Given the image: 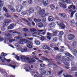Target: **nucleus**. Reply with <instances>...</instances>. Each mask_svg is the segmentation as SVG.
<instances>
[{
	"label": "nucleus",
	"mask_w": 77,
	"mask_h": 77,
	"mask_svg": "<svg viewBox=\"0 0 77 77\" xmlns=\"http://www.w3.org/2000/svg\"><path fill=\"white\" fill-rule=\"evenodd\" d=\"M23 8V6L21 5H18L16 7V11L18 12H20Z\"/></svg>",
	"instance_id": "f257e3e1"
},
{
	"label": "nucleus",
	"mask_w": 77,
	"mask_h": 77,
	"mask_svg": "<svg viewBox=\"0 0 77 77\" xmlns=\"http://www.w3.org/2000/svg\"><path fill=\"white\" fill-rule=\"evenodd\" d=\"M57 23H58V25L60 27H61V29H65V25H64L63 23H62V21L61 20H59V21L57 22Z\"/></svg>",
	"instance_id": "f03ea898"
},
{
	"label": "nucleus",
	"mask_w": 77,
	"mask_h": 77,
	"mask_svg": "<svg viewBox=\"0 0 77 77\" xmlns=\"http://www.w3.org/2000/svg\"><path fill=\"white\" fill-rule=\"evenodd\" d=\"M18 51H21L22 53L24 52H26L27 51V48L25 47V48L23 49L21 47H19V48H17Z\"/></svg>",
	"instance_id": "7ed1b4c3"
},
{
	"label": "nucleus",
	"mask_w": 77,
	"mask_h": 77,
	"mask_svg": "<svg viewBox=\"0 0 77 77\" xmlns=\"http://www.w3.org/2000/svg\"><path fill=\"white\" fill-rule=\"evenodd\" d=\"M45 9H43L41 10L39 12V14L41 15L42 17H45Z\"/></svg>",
	"instance_id": "20e7f679"
},
{
	"label": "nucleus",
	"mask_w": 77,
	"mask_h": 77,
	"mask_svg": "<svg viewBox=\"0 0 77 77\" xmlns=\"http://www.w3.org/2000/svg\"><path fill=\"white\" fill-rule=\"evenodd\" d=\"M74 38H75V36L73 34H69L67 35L68 39L69 41L73 40Z\"/></svg>",
	"instance_id": "39448f33"
},
{
	"label": "nucleus",
	"mask_w": 77,
	"mask_h": 77,
	"mask_svg": "<svg viewBox=\"0 0 77 77\" xmlns=\"http://www.w3.org/2000/svg\"><path fill=\"white\" fill-rule=\"evenodd\" d=\"M12 22V20L9 19H6L5 22L4 23V25L5 26H8V24Z\"/></svg>",
	"instance_id": "423d86ee"
},
{
	"label": "nucleus",
	"mask_w": 77,
	"mask_h": 77,
	"mask_svg": "<svg viewBox=\"0 0 77 77\" xmlns=\"http://www.w3.org/2000/svg\"><path fill=\"white\" fill-rule=\"evenodd\" d=\"M43 3L45 6H47L48 4V0H43Z\"/></svg>",
	"instance_id": "0eeeda50"
},
{
	"label": "nucleus",
	"mask_w": 77,
	"mask_h": 77,
	"mask_svg": "<svg viewBox=\"0 0 77 77\" xmlns=\"http://www.w3.org/2000/svg\"><path fill=\"white\" fill-rule=\"evenodd\" d=\"M5 36L6 37H8V38H11L12 37V35H11V34L8 32H6L5 33Z\"/></svg>",
	"instance_id": "6e6552de"
},
{
	"label": "nucleus",
	"mask_w": 77,
	"mask_h": 77,
	"mask_svg": "<svg viewBox=\"0 0 77 77\" xmlns=\"http://www.w3.org/2000/svg\"><path fill=\"white\" fill-rule=\"evenodd\" d=\"M7 56V54L4 53V52H2V53L1 56H0V59H2V58H5V56Z\"/></svg>",
	"instance_id": "1a4fd4ad"
},
{
	"label": "nucleus",
	"mask_w": 77,
	"mask_h": 77,
	"mask_svg": "<svg viewBox=\"0 0 77 77\" xmlns=\"http://www.w3.org/2000/svg\"><path fill=\"white\" fill-rule=\"evenodd\" d=\"M30 58L27 57H25L24 58V60L26 62H28L29 63H30Z\"/></svg>",
	"instance_id": "9d476101"
},
{
	"label": "nucleus",
	"mask_w": 77,
	"mask_h": 77,
	"mask_svg": "<svg viewBox=\"0 0 77 77\" xmlns=\"http://www.w3.org/2000/svg\"><path fill=\"white\" fill-rule=\"evenodd\" d=\"M14 26H15V25L14 23H12L10 24V26L8 27V29H13L14 28Z\"/></svg>",
	"instance_id": "9b49d317"
},
{
	"label": "nucleus",
	"mask_w": 77,
	"mask_h": 77,
	"mask_svg": "<svg viewBox=\"0 0 77 77\" xmlns=\"http://www.w3.org/2000/svg\"><path fill=\"white\" fill-rule=\"evenodd\" d=\"M66 2L67 3H68L69 4L70 3H71V1L70 0H62V2H63V3H65V2Z\"/></svg>",
	"instance_id": "f8f14e48"
},
{
	"label": "nucleus",
	"mask_w": 77,
	"mask_h": 77,
	"mask_svg": "<svg viewBox=\"0 0 77 77\" xmlns=\"http://www.w3.org/2000/svg\"><path fill=\"white\" fill-rule=\"evenodd\" d=\"M58 14L59 15H60V17H62L63 18H65V17H66V14L64 13L61 14L60 13H59Z\"/></svg>",
	"instance_id": "ddd939ff"
},
{
	"label": "nucleus",
	"mask_w": 77,
	"mask_h": 77,
	"mask_svg": "<svg viewBox=\"0 0 77 77\" xmlns=\"http://www.w3.org/2000/svg\"><path fill=\"white\" fill-rule=\"evenodd\" d=\"M54 19L53 17L51 16H49L48 18V20L49 21H53Z\"/></svg>",
	"instance_id": "4468645a"
},
{
	"label": "nucleus",
	"mask_w": 77,
	"mask_h": 77,
	"mask_svg": "<svg viewBox=\"0 0 77 77\" xmlns=\"http://www.w3.org/2000/svg\"><path fill=\"white\" fill-rule=\"evenodd\" d=\"M68 9H75V7L74 5H72L69 6V7H68Z\"/></svg>",
	"instance_id": "2eb2a0df"
},
{
	"label": "nucleus",
	"mask_w": 77,
	"mask_h": 77,
	"mask_svg": "<svg viewBox=\"0 0 77 77\" xmlns=\"http://www.w3.org/2000/svg\"><path fill=\"white\" fill-rule=\"evenodd\" d=\"M53 65L54 66V67H55L56 68H57V65H56L55 64H54V63H49V64H48V66H50V65Z\"/></svg>",
	"instance_id": "dca6fc26"
},
{
	"label": "nucleus",
	"mask_w": 77,
	"mask_h": 77,
	"mask_svg": "<svg viewBox=\"0 0 77 77\" xmlns=\"http://www.w3.org/2000/svg\"><path fill=\"white\" fill-rule=\"evenodd\" d=\"M8 66L12 67V68H13V69H15V67H16V66H13L11 64H10L8 65Z\"/></svg>",
	"instance_id": "f3484780"
},
{
	"label": "nucleus",
	"mask_w": 77,
	"mask_h": 77,
	"mask_svg": "<svg viewBox=\"0 0 77 77\" xmlns=\"http://www.w3.org/2000/svg\"><path fill=\"white\" fill-rule=\"evenodd\" d=\"M37 26L38 27L40 28H41L43 26V24L42 23H40L38 24Z\"/></svg>",
	"instance_id": "a211bd4d"
},
{
	"label": "nucleus",
	"mask_w": 77,
	"mask_h": 77,
	"mask_svg": "<svg viewBox=\"0 0 77 77\" xmlns=\"http://www.w3.org/2000/svg\"><path fill=\"white\" fill-rule=\"evenodd\" d=\"M54 24H55L54 23L52 22L49 25V26L50 28L53 27V26H54Z\"/></svg>",
	"instance_id": "6ab92c4d"
},
{
	"label": "nucleus",
	"mask_w": 77,
	"mask_h": 77,
	"mask_svg": "<svg viewBox=\"0 0 77 77\" xmlns=\"http://www.w3.org/2000/svg\"><path fill=\"white\" fill-rule=\"evenodd\" d=\"M72 53H73L74 55V56H76L77 55V54H77V50H76L75 49H74L73 50Z\"/></svg>",
	"instance_id": "aec40b11"
},
{
	"label": "nucleus",
	"mask_w": 77,
	"mask_h": 77,
	"mask_svg": "<svg viewBox=\"0 0 77 77\" xmlns=\"http://www.w3.org/2000/svg\"><path fill=\"white\" fill-rule=\"evenodd\" d=\"M42 59H44L46 60L47 61H48V62H51V60H50L45 58V57H44V56H42Z\"/></svg>",
	"instance_id": "412c9836"
},
{
	"label": "nucleus",
	"mask_w": 77,
	"mask_h": 77,
	"mask_svg": "<svg viewBox=\"0 0 77 77\" xmlns=\"http://www.w3.org/2000/svg\"><path fill=\"white\" fill-rule=\"evenodd\" d=\"M35 44L36 45H40V42H39L38 40H36L35 41Z\"/></svg>",
	"instance_id": "4be33fe9"
},
{
	"label": "nucleus",
	"mask_w": 77,
	"mask_h": 77,
	"mask_svg": "<svg viewBox=\"0 0 77 77\" xmlns=\"http://www.w3.org/2000/svg\"><path fill=\"white\" fill-rule=\"evenodd\" d=\"M29 11L31 13V14H33L34 12V9L32 8H30L29 9Z\"/></svg>",
	"instance_id": "5701e85b"
},
{
	"label": "nucleus",
	"mask_w": 77,
	"mask_h": 77,
	"mask_svg": "<svg viewBox=\"0 0 77 77\" xmlns=\"http://www.w3.org/2000/svg\"><path fill=\"white\" fill-rule=\"evenodd\" d=\"M48 46L46 45H44L42 47V48L43 50H47Z\"/></svg>",
	"instance_id": "b1692460"
},
{
	"label": "nucleus",
	"mask_w": 77,
	"mask_h": 77,
	"mask_svg": "<svg viewBox=\"0 0 77 77\" xmlns=\"http://www.w3.org/2000/svg\"><path fill=\"white\" fill-rule=\"evenodd\" d=\"M30 31H31V32H36L37 31H36V29L31 28L30 29Z\"/></svg>",
	"instance_id": "393cba45"
},
{
	"label": "nucleus",
	"mask_w": 77,
	"mask_h": 77,
	"mask_svg": "<svg viewBox=\"0 0 77 77\" xmlns=\"http://www.w3.org/2000/svg\"><path fill=\"white\" fill-rule=\"evenodd\" d=\"M5 16H6V17H9V18H14V17H12V16H11L8 13H6L5 14Z\"/></svg>",
	"instance_id": "a878e982"
},
{
	"label": "nucleus",
	"mask_w": 77,
	"mask_h": 77,
	"mask_svg": "<svg viewBox=\"0 0 77 77\" xmlns=\"http://www.w3.org/2000/svg\"><path fill=\"white\" fill-rule=\"evenodd\" d=\"M57 38L56 37H55L53 39L52 42H54V43L56 42H57Z\"/></svg>",
	"instance_id": "bb28decb"
},
{
	"label": "nucleus",
	"mask_w": 77,
	"mask_h": 77,
	"mask_svg": "<svg viewBox=\"0 0 77 77\" xmlns=\"http://www.w3.org/2000/svg\"><path fill=\"white\" fill-rule=\"evenodd\" d=\"M22 38L23 36L21 35H18L15 37V39H20V38Z\"/></svg>",
	"instance_id": "cd10ccee"
},
{
	"label": "nucleus",
	"mask_w": 77,
	"mask_h": 77,
	"mask_svg": "<svg viewBox=\"0 0 77 77\" xmlns=\"http://www.w3.org/2000/svg\"><path fill=\"white\" fill-rule=\"evenodd\" d=\"M57 33V31L55 30L53 31V35L54 36H56Z\"/></svg>",
	"instance_id": "c85d7f7f"
},
{
	"label": "nucleus",
	"mask_w": 77,
	"mask_h": 77,
	"mask_svg": "<svg viewBox=\"0 0 77 77\" xmlns=\"http://www.w3.org/2000/svg\"><path fill=\"white\" fill-rule=\"evenodd\" d=\"M36 61V60H33L32 59H31L30 60V61L29 62V63L31 64L33 62H35Z\"/></svg>",
	"instance_id": "c756f323"
},
{
	"label": "nucleus",
	"mask_w": 77,
	"mask_h": 77,
	"mask_svg": "<svg viewBox=\"0 0 77 77\" xmlns=\"http://www.w3.org/2000/svg\"><path fill=\"white\" fill-rule=\"evenodd\" d=\"M50 7L51 8V9H54L55 8V6L53 4H51Z\"/></svg>",
	"instance_id": "7c9ffc66"
},
{
	"label": "nucleus",
	"mask_w": 77,
	"mask_h": 77,
	"mask_svg": "<svg viewBox=\"0 0 77 77\" xmlns=\"http://www.w3.org/2000/svg\"><path fill=\"white\" fill-rule=\"evenodd\" d=\"M77 70V67H73L71 69V71H76Z\"/></svg>",
	"instance_id": "2f4dec72"
},
{
	"label": "nucleus",
	"mask_w": 77,
	"mask_h": 77,
	"mask_svg": "<svg viewBox=\"0 0 77 77\" xmlns=\"http://www.w3.org/2000/svg\"><path fill=\"white\" fill-rule=\"evenodd\" d=\"M59 35H60V36H62V35H63L64 34V32L63 31H60L59 33Z\"/></svg>",
	"instance_id": "473e14b6"
},
{
	"label": "nucleus",
	"mask_w": 77,
	"mask_h": 77,
	"mask_svg": "<svg viewBox=\"0 0 77 77\" xmlns=\"http://www.w3.org/2000/svg\"><path fill=\"white\" fill-rule=\"evenodd\" d=\"M62 57V56L61 55H58L57 56L56 59H57V60H60V58H61Z\"/></svg>",
	"instance_id": "72a5a7b5"
},
{
	"label": "nucleus",
	"mask_w": 77,
	"mask_h": 77,
	"mask_svg": "<svg viewBox=\"0 0 77 77\" xmlns=\"http://www.w3.org/2000/svg\"><path fill=\"white\" fill-rule=\"evenodd\" d=\"M26 14H27V15H29L30 14V11L29 10H26L25 11Z\"/></svg>",
	"instance_id": "f704fd0d"
},
{
	"label": "nucleus",
	"mask_w": 77,
	"mask_h": 77,
	"mask_svg": "<svg viewBox=\"0 0 77 77\" xmlns=\"http://www.w3.org/2000/svg\"><path fill=\"white\" fill-rule=\"evenodd\" d=\"M36 11H40V10L41 9V7H40L38 6L36 7Z\"/></svg>",
	"instance_id": "c9c22d12"
},
{
	"label": "nucleus",
	"mask_w": 77,
	"mask_h": 77,
	"mask_svg": "<svg viewBox=\"0 0 77 77\" xmlns=\"http://www.w3.org/2000/svg\"><path fill=\"white\" fill-rule=\"evenodd\" d=\"M65 54L66 56H69V57H71V54H70L68 52H66L65 53Z\"/></svg>",
	"instance_id": "e433bc0d"
},
{
	"label": "nucleus",
	"mask_w": 77,
	"mask_h": 77,
	"mask_svg": "<svg viewBox=\"0 0 77 77\" xmlns=\"http://www.w3.org/2000/svg\"><path fill=\"white\" fill-rule=\"evenodd\" d=\"M23 42H24L23 41V39H20V44H21V45H22L23 43Z\"/></svg>",
	"instance_id": "4c0bfd02"
},
{
	"label": "nucleus",
	"mask_w": 77,
	"mask_h": 77,
	"mask_svg": "<svg viewBox=\"0 0 77 77\" xmlns=\"http://www.w3.org/2000/svg\"><path fill=\"white\" fill-rule=\"evenodd\" d=\"M3 11H5V12H8V10H7L6 8L5 7H3Z\"/></svg>",
	"instance_id": "58836bf2"
},
{
	"label": "nucleus",
	"mask_w": 77,
	"mask_h": 77,
	"mask_svg": "<svg viewBox=\"0 0 77 77\" xmlns=\"http://www.w3.org/2000/svg\"><path fill=\"white\" fill-rule=\"evenodd\" d=\"M26 4H27V2L25 1H23V3H22V5L23 6H25L26 5Z\"/></svg>",
	"instance_id": "ea45409f"
},
{
	"label": "nucleus",
	"mask_w": 77,
	"mask_h": 77,
	"mask_svg": "<svg viewBox=\"0 0 77 77\" xmlns=\"http://www.w3.org/2000/svg\"><path fill=\"white\" fill-rule=\"evenodd\" d=\"M45 73H46V72L45 71H42L41 72V75H45Z\"/></svg>",
	"instance_id": "a19ab883"
},
{
	"label": "nucleus",
	"mask_w": 77,
	"mask_h": 77,
	"mask_svg": "<svg viewBox=\"0 0 77 77\" xmlns=\"http://www.w3.org/2000/svg\"><path fill=\"white\" fill-rule=\"evenodd\" d=\"M26 22L27 23V26H28L30 27V26H31V23H29V21L28 20H26Z\"/></svg>",
	"instance_id": "79ce46f5"
},
{
	"label": "nucleus",
	"mask_w": 77,
	"mask_h": 77,
	"mask_svg": "<svg viewBox=\"0 0 77 77\" xmlns=\"http://www.w3.org/2000/svg\"><path fill=\"white\" fill-rule=\"evenodd\" d=\"M20 58L21 60L24 59V58H25L24 56H21L20 55Z\"/></svg>",
	"instance_id": "37998d69"
},
{
	"label": "nucleus",
	"mask_w": 77,
	"mask_h": 77,
	"mask_svg": "<svg viewBox=\"0 0 77 77\" xmlns=\"http://www.w3.org/2000/svg\"><path fill=\"white\" fill-rule=\"evenodd\" d=\"M65 62L66 61H69L70 60V58L69 57H67L65 59Z\"/></svg>",
	"instance_id": "c03bdc74"
},
{
	"label": "nucleus",
	"mask_w": 77,
	"mask_h": 77,
	"mask_svg": "<svg viewBox=\"0 0 77 77\" xmlns=\"http://www.w3.org/2000/svg\"><path fill=\"white\" fill-rule=\"evenodd\" d=\"M4 17L3 16L0 17V21H2V20H4Z\"/></svg>",
	"instance_id": "a18cd8bd"
},
{
	"label": "nucleus",
	"mask_w": 77,
	"mask_h": 77,
	"mask_svg": "<svg viewBox=\"0 0 77 77\" xmlns=\"http://www.w3.org/2000/svg\"><path fill=\"white\" fill-rule=\"evenodd\" d=\"M23 42L25 43H27V42H29V40L26 39H23Z\"/></svg>",
	"instance_id": "49530a36"
},
{
	"label": "nucleus",
	"mask_w": 77,
	"mask_h": 77,
	"mask_svg": "<svg viewBox=\"0 0 77 77\" xmlns=\"http://www.w3.org/2000/svg\"><path fill=\"white\" fill-rule=\"evenodd\" d=\"M8 9H10V10H11L13 8V7H12V6L10 5H8Z\"/></svg>",
	"instance_id": "de8ad7c7"
},
{
	"label": "nucleus",
	"mask_w": 77,
	"mask_h": 77,
	"mask_svg": "<svg viewBox=\"0 0 77 77\" xmlns=\"http://www.w3.org/2000/svg\"><path fill=\"white\" fill-rule=\"evenodd\" d=\"M15 58L17 60H20V57H18V56L16 55V57H15Z\"/></svg>",
	"instance_id": "09e8293b"
},
{
	"label": "nucleus",
	"mask_w": 77,
	"mask_h": 77,
	"mask_svg": "<svg viewBox=\"0 0 77 77\" xmlns=\"http://www.w3.org/2000/svg\"><path fill=\"white\" fill-rule=\"evenodd\" d=\"M26 39H28L29 41H33V38H26Z\"/></svg>",
	"instance_id": "8fccbe9b"
},
{
	"label": "nucleus",
	"mask_w": 77,
	"mask_h": 77,
	"mask_svg": "<svg viewBox=\"0 0 77 77\" xmlns=\"http://www.w3.org/2000/svg\"><path fill=\"white\" fill-rule=\"evenodd\" d=\"M27 46V47H28V48H32V45L30 44L28 45Z\"/></svg>",
	"instance_id": "3c124183"
},
{
	"label": "nucleus",
	"mask_w": 77,
	"mask_h": 77,
	"mask_svg": "<svg viewBox=\"0 0 77 77\" xmlns=\"http://www.w3.org/2000/svg\"><path fill=\"white\" fill-rule=\"evenodd\" d=\"M63 72V71L62 70L60 71L58 73V75H60Z\"/></svg>",
	"instance_id": "603ef678"
},
{
	"label": "nucleus",
	"mask_w": 77,
	"mask_h": 77,
	"mask_svg": "<svg viewBox=\"0 0 77 77\" xmlns=\"http://www.w3.org/2000/svg\"><path fill=\"white\" fill-rule=\"evenodd\" d=\"M21 14L23 16H24V15H26V11H23L21 13Z\"/></svg>",
	"instance_id": "864d4df0"
},
{
	"label": "nucleus",
	"mask_w": 77,
	"mask_h": 77,
	"mask_svg": "<svg viewBox=\"0 0 77 77\" xmlns=\"http://www.w3.org/2000/svg\"><path fill=\"white\" fill-rule=\"evenodd\" d=\"M10 11L12 12H15V9H14L13 8L11 10H10Z\"/></svg>",
	"instance_id": "5fc2aeb1"
},
{
	"label": "nucleus",
	"mask_w": 77,
	"mask_h": 77,
	"mask_svg": "<svg viewBox=\"0 0 77 77\" xmlns=\"http://www.w3.org/2000/svg\"><path fill=\"white\" fill-rule=\"evenodd\" d=\"M74 11H72L71 14V17H73V15H74Z\"/></svg>",
	"instance_id": "6e6d98bb"
},
{
	"label": "nucleus",
	"mask_w": 77,
	"mask_h": 77,
	"mask_svg": "<svg viewBox=\"0 0 77 77\" xmlns=\"http://www.w3.org/2000/svg\"><path fill=\"white\" fill-rule=\"evenodd\" d=\"M5 29H6L4 26H3L2 28V30L3 31H5Z\"/></svg>",
	"instance_id": "4d7b16f0"
},
{
	"label": "nucleus",
	"mask_w": 77,
	"mask_h": 77,
	"mask_svg": "<svg viewBox=\"0 0 77 77\" xmlns=\"http://www.w3.org/2000/svg\"><path fill=\"white\" fill-rule=\"evenodd\" d=\"M28 3L29 4H32V3H33V1H32V0H29Z\"/></svg>",
	"instance_id": "13d9d810"
},
{
	"label": "nucleus",
	"mask_w": 77,
	"mask_h": 77,
	"mask_svg": "<svg viewBox=\"0 0 77 77\" xmlns=\"http://www.w3.org/2000/svg\"><path fill=\"white\" fill-rule=\"evenodd\" d=\"M5 60H6V61H7V62H11V60H10V59H7L6 58H5Z\"/></svg>",
	"instance_id": "bf43d9fd"
},
{
	"label": "nucleus",
	"mask_w": 77,
	"mask_h": 77,
	"mask_svg": "<svg viewBox=\"0 0 77 77\" xmlns=\"http://www.w3.org/2000/svg\"><path fill=\"white\" fill-rule=\"evenodd\" d=\"M70 22L72 24H74V23H75V21H74V20H71Z\"/></svg>",
	"instance_id": "052dcab7"
},
{
	"label": "nucleus",
	"mask_w": 77,
	"mask_h": 77,
	"mask_svg": "<svg viewBox=\"0 0 77 77\" xmlns=\"http://www.w3.org/2000/svg\"><path fill=\"white\" fill-rule=\"evenodd\" d=\"M61 8H66V5H63L61 7Z\"/></svg>",
	"instance_id": "680f3d73"
},
{
	"label": "nucleus",
	"mask_w": 77,
	"mask_h": 77,
	"mask_svg": "<svg viewBox=\"0 0 77 77\" xmlns=\"http://www.w3.org/2000/svg\"><path fill=\"white\" fill-rule=\"evenodd\" d=\"M68 75V73H65L63 74V75H64V77H66Z\"/></svg>",
	"instance_id": "e2e57ef3"
},
{
	"label": "nucleus",
	"mask_w": 77,
	"mask_h": 77,
	"mask_svg": "<svg viewBox=\"0 0 77 77\" xmlns=\"http://www.w3.org/2000/svg\"><path fill=\"white\" fill-rule=\"evenodd\" d=\"M63 4L61 2H59V5L60 6V7H62V6H63Z\"/></svg>",
	"instance_id": "0e129e2a"
},
{
	"label": "nucleus",
	"mask_w": 77,
	"mask_h": 77,
	"mask_svg": "<svg viewBox=\"0 0 77 77\" xmlns=\"http://www.w3.org/2000/svg\"><path fill=\"white\" fill-rule=\"evenodd\" d=\"M40 66L41 67H44V66H45V64H40Z\"/></svg>",
	"instance_id": "69168bd1"
},
{
	"label": "nucleus",
	"mask_w": 77,
	"mask_h": 77,
	"mask_svg": "<svg viewBox=\"0 0 77 77\" xmlns=\"http://www.w3.org/2000/svg\"><path fill=\"white\" fill-rule=\"evenodd\" d=\"M60 52H63V51H64V49L62 48H61L60 49Z\"/></svg>",
	"instance_id": "338daca9"
},
{
	"label": "nucleus",
	"mask_w": 77,
	"mask_h": 77,
	"mask_svg": "<svg viewBox=\"0 0 77 77\" xmlns=\"http://www.w3.org/2000/svg\"><path fill=\"white\" fill-rule=\"evenodd\" d=\"M37 74L38 75V77H42L41 76V75L39 73H38V72H37Z\"/></svg>",
	"instance_id": "774afa93"
}]
</instances>
